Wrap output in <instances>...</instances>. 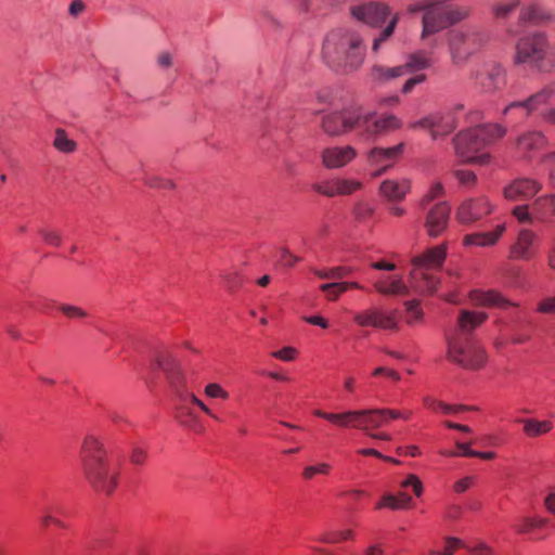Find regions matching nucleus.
<instances>
[{
	"label": "nucleus",
	"mask_w": 555,
	"mask_h": 555,
	"mask_svg": "<svg viewBox=\"0 0 555 555\" xmlns=\"http://www.w3.org/2000/svg\"><path fill=\"white\" fill-rule=\"evenodd\" d=\"M222 279L224 280V283L230 291H234L242 284V280L238 273L235 271L224 272L222 274Z\"/></svg>",
	"instance_id": "58"
},
{
	"label": "nucleus",
	"mask_w": 555,
	"mask_h": 555,
	"mask_svg": "<svg viewBox=\"0 0 555 555\" xmlns=\"http://www.w3.org/2000/svg\"><path fill=\"white\" fill-rule=\"evenodd\" d=\"M332 466L328 463L322 462L317 465L306 466L302 470V478L311 480L315 475H328Z\"/></svg>",
	"instance_id": "45"
},
{
	"label": "nucleus",
	"mask_w": 555,
	"mask_h": 555,
	"mask_svg": "<svg viewBox=\"0 0 555 555\" xmlns=\"http://www.w3.org/2000/svg\"><path fill=\"white\" fill-rule=\"evenodd\" d=\"M272 356L282 361H292L295 359L296 349L293 347H284L281 350L273 352Z\"/></svg>",
	"instance_id": "61"
},
{
	"label": "nucleus",
	"mask_w": 555,
	"mask_h": 555,
	"mask_svg": "<svg viewBox=\"0 0 555 555\" xmlns=\"http://www.w3.org/2000/svg\"><path fill=\"white\" fill-rule=\"evenodd\" d=\"M427 14L422 17V39L468 20L473 8L455 0H429Z\"/></svg>",
	"instance_id": "5"
},
{
	"label": "nucleus",
	"mask_w": 555,
	"mask_h": 555,
	"mask_svg": "<svg viewBox=\"0 0 555 555\" xmlns=\"http://www.w3.org/2000/svg\"><path fill=\"white\" fill-rule=\"evenodd\" d=\"M446 258V248L436 246L424 255L413 259V270L410 273V286L418 293L431 294L436 291L438 280L430 270L441 268Z\"/></svg>",
	"instance_id": "8"
},
{
	"label": "nucleus",
	"mask_w": 555,
	"mask_h": 555,
	"mask_svg": "<svg viewBox=\"0 0 555 555\" xmlns=\"http://www.w3.org/2000/svg\"><path fill=\"white\" fill-rule=\"evenodd\" d=\"M348 428H357L365 434L388 423L383 409H363L347 411Z\"/></svg>",
	"instance_id": "16"
},
{
	"label": "nucleus",
	"mask_w": 555,
	"mask_h": 555,
	"mask_svg": "<svg viewBox=\"0 0 555 555\" xmlns=\"http://www.w3.org/2000/svg\"><path fill=\"white\" fill-rule=\"evenodd\" d=\"M552 13L539 4L532 3L520 11L519 21L522 24L540 25L551 21Z\"/></svg>",
	"instance_id": "29"
},
{
	"label": "nucleus",
	"mask_w": 555,
	"mask_h": 555,
	"mask_svg": "<svg viewBox=\"0 0 555 555\" xmlns=\"http://www.w3.org/2000/svg\"><path fill=\"white\" fill-rule=\"evenodd\" d=\"M281 261L283 262L284 266L293 267L298 261H300V258L291 254V251L288 249L283 248L281 250Z\"/></svg>",
	"instance_id": "64"
},
{
	"label": "nucleus",
	"mask_w": 555,
	"mask_h": 555,
	"mask_svg": "<svg viewBox=\"0 0 555 555\" xmlns=\"http://www.w3.org/2000/svg\"><path fill=\"white\" fill-rule=\"evenodd\" d=\"M322 59L326 65L343 74L358 72L365 62L366 43L360 26H340L324 37Z\"/></svg>",
	"instance_id": "2"
},
{
	"label": "nucleus",
	"mask_w": 555,
	"mask_h": 555,
	"mask_svg": "<svg viewBox=\"0 0 555 555\" xmlns=\"http://www.w3.org/2000/svg\"><path fill=\"white\" fill-rule=\"evenodd\" d=\"M374 287L382 295L405 296L409 294V286L405 285L401 278H396L390 281L376 282Z\"/></svg>",
	"instance_id": "32"
},
{
	"label": "nucleus",
	"mask_w": 555,
	"mask_h": 555,
	"mask_svg": "<svg viewBox=\"0 0 555 555\" xmlns=\"http://www.w3.org/2000/svg\"><path fill=\"white\" fill-rule=\"evenodd\" d=\"M448 358L468 370H478L487 361L485 349L477 343L459 337H448Z\"/></svg>",
	"instance_id": "10"
},
{
	"label": "nucleus",
	"mask_w": 555,
	"mask_h": 555,
	"mask_svg": "<svg viewBox=\"0 0 555 555\" xmlns=\"http://www.w3.org/2000/svg\"><path fill=\"white\" fill-rule=\"evenodd\" d=\"M52 145L61 153L70 154L77 149V143L69 139L66 131L62 128L55 129Z\"/></svg>",
	"instance_id": "36"
},
{
	"label": "nucleus",
	"mask_w": 555,
	"mask_h": 555,
	"mask_svg": "<svg viewBox=\"0 0 555 555\" xmlns=\"http://www.w3.org/2000/svg\"><path fill=\"white\" fill-rule=\"evenodd\" d=\"M373 212V208L367 202L359 201L353 207V215L359 221H365Z\"/></svg>",
	"instance_id": "52"
},
{
	"label": "nucleus",
	"mask_w": 555,
	"mask_h": 555,
	"mask_svg": "<svg viewBox=\"0 0 555 555\" xmlns=\"http://www.w3.org/2000/svg\"><path fill=\"white\" fill-rule=\"evenodd\" d=\"M401 487L402 488L412 487L416 496H420L423 492L422 481L415 475H410L404 481H402Z\"/></svg>",
	"instance_id": "59"
},
{
	"label": "nucleus",
	"mask_w": 555,
	"mask_h": 555,
	"mask_svg": "<svg viewBox=\"0 0 555 555\" xmlns=\"http://www.w3.org/2000/svg\"><path fill=\"white\" fill-rule=\"evenodd\" d=\"M521 423L524 424V433L532 438L545 435L553 429V423L551 421L525 418L521 420Z\"/></svg>",
	"instance_id": "35"
},
{
	"label": "nucleus",
	"mask_w": 555,
	"mask_h": 555,
	"mask_svg": "<svg viewBox=\"0 0 555 555\" xmlns=\"http://www.w3.org/2000/svg\"><path fill=\"white\" fill-rule=\"evenodd\" d=\"M504 230L505 225L500 224L493 232L468 234L464 237V244L466 246H491L499 240Z\"/></svg>",
	"instance_id": "30"
},
{
	"label": "nucleus",
	"mask_w": 555,
	"mask_h": 555,
	"mask_svg": "<svg viewBox=\"0 0 555 555\" xmlns=\"http://www.w3.org/2000/svg\"><path fill=\"white\" fill-rule=\"evenodd\" d=\"M191 399L185 396L183 399H176V420L184 427L199 433L202 426L198 423L197 416L191 408Z\"/></svg>",
	"instance_id": "26"
},
{
	"label": "nucleus",
	"mask_w": 555,
	"mask_h": 555,
	"mask_svg": "<svg viewBox=\"0 0 555 555\" xmlns=\"http://www.w3.org/2000/svg\"><path fill=\"white\" fill-rule=\"evenodd\" d=\"M357 157V151L351 145L330 146L322 151V164L327 169L345 167Z\"/></svg>",
	"instance_id": "20"
},
{
	"label": "nucleus",
	"mask_w": 555,
	"mask_h": 555,
	"mask_svg": "<svg viewBox=\"0 0 555 555\" xmlns=\"http://www.w3.org/2000/svg\"><path fill=\"white\" fill-rule=\"evenodd\" d=\"M516 206L513 209V216L520 223H532L534 220L544 222L553 215L555 216V194L538 197L531 205Z\"/></svg>",
	"instance_id": "14"
},
{
	"label": "nucleus",
	"mask_w": 555,
	"mask_h": 555,
	"mask_svg": "<svg viewBox=\"0 0 555 555\" xmlns=\"http://www.w3.org/2000/svg\"><path fill=\"white\" fill-rule=\"evenodd\" d=\"M334 285H339V282L325 283L320 286V289L326 295L328 300H336L344 292V289L331 287Z\"/></svg>",
	"instance_id": "57"
},
{
	"label": "nucleus",
	"mask_w": 555,
	"mask_h": 555,
	"mask_svg": "<svg viewBox=\"0 0 555 555\" xmlns=\"http://www.w3.org/2000/svg\"><path fill=\"white\" fill-rule=\"evenodd\" d=\"M40 521L44 528H48L50 525H55L60 528L66 527L62 520L53 516L52 511L48 507L42 509V516L40 518Z\"/></svg>",
	"instance_id": "55"
},
{
	"label": "nucleus",
	"mask_w": 555,
	"mask_h": 555,
	"mask_svg": "<svg viewBox=\"0 0 555 555\" xmlns=\"http://www.w3.org/2000/svg\"><path fill=\"white\" fill-rule=\"evenodd\" d=\"M404 143L390 147L375 146L366 152V165L373 169L372 177L376 178L392 168L404 151Z\"/></svg>",
	"instance_id": "13"
},
{
	"label": "nucleus",
	"mask_w": 555,
	"mask_h": 555,
	"mask_svg": "<svg viewBox=\"0 0 555 555\" xmlns=\"http://www.w3.org/2000/svg\"><path fill=\"white\" fill-rule=\"evenodd\" d=\"M514 62L527 64L542 73H550L555 67V56L548 49L546 37L541 33L521 37L515 47Z\"/></svg>",
	"instance_id": "7"
},
{
	"label": "nucleus",
	"mask_w": 555,
	"mask_h": 555,
	"mask_svg": "<svg viewBox=\"0 0 555 555\" xmlns=\"http://www.w3.org/2000/svg\"><path fill=\"white\" fill-rule=\"evenodd\" d=\"M155 361L157 367L164 372L176 399H183L188 396V398L191 399V402L198 406L204 413L217 421H220L201 399H198L193 392L189 391L185 374L176 358L168 352H163L156 357Z\"/></svg>",
	"instance_id": "9"
},
{
	"label": "nucleus",
	"mask_w": 555,
	"mask_h": 555,
	"mask_svg": "<svg viewBox=\"0 0 555 555\" xmlns=\"http://www.w3.org/2000/svg\"><path fill=\"white\" fill-rule=\"evenodd\" d=\"M204 392L208 398L211 399H229L230 395L227 390H224L220 384L218 383H209L205 386Z\"/></svg>",
	"instance_id": "49"
},
{
	"label": "nucleus",
	"mask_w": 555,
	"mask_h": 555,
	"mask_svg": "<svg viewBox=\"0 0 555 555\" xmlns=\"http://www.w3.org/2000/svg\"><path fill=\"white\" fill-rule=\"evenodd\" d=\"M370 78L376 83H387L392 80L390 75V67L375 64L371 67Z\"/></svg>",
	"instance_id": "44"
},
{
	"label": "nucleus",
	"mask_w": 555,
	"mask_h": 555,
	"mask_svg": "<svg viewBox=\"0 0 555 555\" xmlns=\"http://www.w3.org/2000/svg\"><path fill=\"white\" fill-rule=\"evenodd\" d=\"M490 40V33L479 24H467L448 34V49L454 65L465 64Z\"/></svg>",
	"instance_id": "6"
},
{
	"label": "nucleus",
	"mask_w": 555,
	"mask_h": 555,
	"mask_svg": "<svg viewBox=\"0 0 555 555\" xmlns=\"http://www.w3.org/2000/svg\"><path fill=\"white\" fill-rule=\"evenodd\" d=\"M399 22V14L396 13L389 20L387 26L374 38L372 43V53H378L383 43L386 42L393 34Z\"/></svg>",
	"instance_id": "37"
},
{
	"label": "nucleus",
	"mask_w": 555,
	"mask_h": 555,
	"mask_svg": "<svg viewBox=\"0 0 555 555\" xmlns=\"http://www.w3.org/2000/svg\"><path fill=\"white\" fill-rule=\"evenodd\" d=\"M144 183L150 188H157V189H172L175 186L173 182L171 180H168L166 178L159 177V176H146L144 178Z\"/></svg>",
	"instance_id": "51"
},
{
	"label": "nucleus",
	"mask_w": 555,
	"mask_h": 555,
	"mask_svg": "<svg viewBox=\"0 0 555 555\" xmlns=\"http://www.w3.org/2000/svg\"><path fill=\"white\" fill-rule=\"evenodd\" d=\"M147 457V452L142 449L141 447H133L130 453V462L135 465H142L144 464L145 460Z\"/></svg>",
	"instance_id": "60"
},
{
	"label": "nucleus",
	"mask_w": 555,
	"mask_h": 555,
	"mask_svg": "<svg viewBox=\"0 0 555 555\" xmlns=\"http://www.w3.org/2000/svg\"><path fill=\"white\" fill-rule=\"evenodd\" d=\"M451 207L447 202L435 204L428 209L425 218V229L429 236L437 237L447 229Z\"/></svg>",
	"instance_id": "19"
},
{
	"label": "nucleus",
	"mask_w": 555,
	"mask_h": 555,
	"mask_svg": "<svg viewBox=\"0 0 555 555\" xmlns=\"http://www.w3.org/2000/svg\"><path fill=\"white\" fill-rule=\"evenodd\" d=\"M459 547H465L472 555H493L494 550L485 542L478 541L470 545L454 537L446 538V545L442 551H430V555H453Z\"/></svg>",
	"instance_id": "23"
},
{
	"label": "nucleus",
	"mask_w": 555,
	"mask_h": 555,
	"mask_svg": "<svg viewBox=\"0 0 555 555\" xmlns=\"http://www.w3.org/2000/svg\"><path fill=\"white\" fill-rule=\"evenodd\" d=\"M38 234L43 243L51 247H60L63 238L59 230L53 227L46 225L38 229Z\"/></svg>",
	"instance_id": "40"
},
{
	"label": "nucleus",
	"mask_w": 555,
	"mask_h": 555,
	"mask_svg": "<svg viewBox=\"0 0 555 555\" xmlns=\"http://www.w3.org/2000/svg\"><path fill=\"white\" fill-rule=\"evenodd\" d=\"M411 501V496L404 492H400L398 495L386 494L383 496L382 502L377 504L376 508L389 507L400 509L406 507Z\"/></svg>",
	"instance_id": "38"
},
{
	"label": "nucleus",
	"mask_w": 555,
	"mask_h": 555,
	"mask_svg": "<svg viewBox=\"0 0 555 555\" xmlns=\"http://www.w3.org/2000/svg\"><path fill=\"white\" fill-rule=\"evenodd\" d=\"M59 308L69 319H83L88 315L83 309L77 306L63 304Z\"/></svg>",
	"instance_id": "54"
},
{
	"label": "nucleus",
	"mask_w": 555,
	"mask_h": 555,
	"mask_svg": "<svg viewBox=\"0 0 555 555\" xmlns=\"http://www.w3.org/2000/svg\"><path fill=\"white\" fill-rule=\"evenodd\" d=\"M338 195H350L362 188V182L352 179H337Z\"/></svg>",
	"instance_id": "46"
},
{
	"label": "nucleus",
	"mask_w": 555,
	"mask_h": 555,
	"mask_svg": "<svg viewBox=\"0 0 555 555\" xmlns=\"http://www.w3.org/2000/svg\"><path fill=\"white\" fill-rule=\"evenodd\" d=\"M314 415H317L321 418H324L333 424H336L340 427L348 428L347 411L341 412V413H327V412H323L321 410H317V411H314Z\"/></svg>",
	"instance_id": "47"
},
{
	"label": "nucleus",
	"mask_w": 555,
	"mask_h": 555,
	"mask_svg": "<svg viewBox=\"0 0 555 555\" xmlns=\"http://www.w3.org/2000/svg\"><path fill=\"white\" fill-rule=\"evenodd\" d=\"M537 243L535 232L527 228L520 229L516 242L511 246V257L522 260L531 259L535 255Z\"/></svg>",
	"instance_id": "21"
},
{
	"label": "nucleus",
	"mask_w": 555,
	"mask_h": 555,
	"mask_svg": "<svg viewBox=\"0 0 555 555\" xmlns=\"http://www.w3.org/2000/svg\"><path fill=\"white\" fill-rule=\"evenodd\" d=\"M298 8L304 13H311L314 16L323 15L320 8H313L310 0H299Z\"/></svg>",
	"instance_id": "63"
},
{
	"label": "nucleus",
	"mask_w": 555,
	"mask_h": 555,
	"mask_svg": "<svg viewBox=\"0 0 555 555\" xmlns=\"http://www.w3.org/2000/svg\"><path fill=\"white\" fill-rule=\"evenodd\" d=\"M424 403L428 409L443 414L459 413L469 409L465 405H450L434 398H425Z\"/></svg>",
	"instance_id": "39"
},
{
	"label": "nucleus",
	"mask_w": 555,
	"mask_h": 555,
	"mask_svg": "<svg viewBox=\"0 0 555 555\" xmlns=\"http://www.w3.org/2000/svg\"><path fill=\"white\" fill-rule=\"evenodd\" d=\"M81 469L86 480L98 492L111 495L118 482L119 472L106 456L103 443L93 435H88L80 449Z\"/></svg>",
	"instance_id": "3"
},
{
	"label": "nucleus",
	"mask_w": 555,
	"mask_h": 555,
	"mask_svg": "<svg viewBox=\"0 0 555 555\" xmlns=\"http://www.w3.org/2000/svg\"><path fill=\"white\" fill-rule=\"evenodd\" d=\"M555 96V83H550L531 94L526 100L514 101L509 103L503 111L505 116L513 112H518L520 117L525 118L530 116L533 112L538 111L540 106L547 104Z\"/></svg>",
	"instance_id": "15"
},
{
	"label": "nucleus",
	"mask_w": 555,
	"mask_h": 555,
	"mask_svg": "<svg viewBox=\"0 0 555 555\" xmlns=\"http://www.w3.org/2000/svg\"><path fill=\"white\" fill-rule=\"evenodd\" d=\"M545 137L540 131H529L520 135L517 140V149L520 154L531 158L538 151L545 145Z\"/></svg>",
	"instance_id": "28"
},
{
	"label": "nucleus",
	"mask_w": 555,
	"mask_h": 555,
	"mask_svg": "<svg viewBox=\"0 0 555 555\" xmlns=\"http://www.w3.org/2000/svg\"><path fill=\"white\" fill-rule=\"evenodd\" d=\"M411 190V181L406 178L386 179L379 185V193L390 203L402 202Z\"/></svg>",
	"instance_id": "24"
},
{
	"label": "nucleus",
	"mask_w": 555,
	"mask_h": 555,
	"mask_svg": "<svg viewBox=\"0 0 555 555\" xmlns=\"http://www.w3.org/2000/svg\"><path fill=\"white\" fill-rule=\"evenodd\" d=\"M547 519L540 516H521L513 525L514 530L520 534L533 532L547 525Z\"/></svg>",
	"instance_id": "34"
},
{
	"label": "nucleus",
	"mask_w": 555,
	"mask_h": 555,
	"mask_svg": "<svg viewBox=\"0 0 555 555\" xmlns=\"http://www.w3.org/2000/svg\"><path fill=\"white\" fill-rule=\"evenodd\" d=\"M506 134V128L499 124H483L459 132L454 139L457 157L465 164L485 165L489 162L488 153L482 149L494 143Z\"/></svg>",
	"instance_id": "4"
},
{
	"label": "nucleus",
	"mask_w": 555,
	"mask_h": 555,
	"mask_svg": "<svg viewBox=\"0 0 555 555\" xmlns=\"http://www.w3.org/2000/svg\"><path fill=\"white\" fill-rule=\"evenodd\" d=\"M541 188L542 185L535 180L520 178L504 189V196L508 201H527L532 198Z\"/></svg>",
	"instance_id": "22"
},
{
	"label": "nucleus",
	"mask_w": 555,
	"mask_h": 555,
	"mask_svg": "<svg viewBox=\"0 0 555 555\" xmlns=\"http://www.w3.org/2000/svg\"><path fill=\"white\" fill-rule=\"evenodd\" d=\"M312 188L319 194H322L327 197H334L338 195L337 179L326 181L323 183H315L313 184Z\"/></svg>",
	"instance_id": "48"
},
{
	"label": "nucleus",
	"mask_w": 555,
	"mask_h": 555,
	"mask_svg": "<svg viewBox=\"0 0 555 555\" xmlns=\"http://www.w3.org/2000/svg\"><path fill=\"white\" fill-rule=\"evenodd\" d=\"M353 320L360 326H372L383 330L398 328L396 310L387 313L376 308H369L364 311L354 313Z\"/></svg>",
	"instance_id": "17"
},
{
	"label": "nucleus",
	"mask_w": 555,
	"mask_h": 555,
	"mask_svg": "<svg viewBox=\"0 0 555 555\" xmlns=\"http://www.w3.org/2000/svg\"><path fill=\"white\" fill-rule=\"evenodd\" d=\"M406 311V323L414 325L423 319V311L420 308V300L413 299L404 302Z\"/></svg>",
	"instance_id": "43"
},
{
	"label": "nucleus",
	"mask_w": 555,
	"mask_h": 555,
	"mask_svg": "<svg viewBox=\"0 0 555 555\" xmlns=\"http://www.w3.org/2000/svg\"><path fill=\"white\" fill-rule=\"evenodd\" d=\"M487 319L488 314L486 312L462 310L459 318V328L463 333L470 332Z\"/></svg>",
	"instance_id": "33"
},
{
	"label": "nucleus",
	"mask_w": 555,
	"mask_h": 555,
	"mask_svg": "<svg viewBox=\"0 0 555 555\" xmlns=\"http://www.w3.org/2000/svg\"><path fill=\"white\" fill-rule=\"evenodd\" d=\"M349 15L356 22L379 28L390 15V8L383 2H361L349 7Z\"/></svg>",
	"instance_id": "12"
},
{
	"label": "nucleus",
	"mask_w": 555,
	"mask_h": 555,
	"mask_svg": "<svg viewBox=\"0 0 555 555\" xmlns=\"http://www.w3.org/2000/svg\"><path fill=\"white\" fill-rule=\"evenodd\" d=\"M401 126L402 121L392 114L378 115L361 106L331 112L321 119V129L327 135L341 137L354 131L360 141H373Z\"/></svg>",
	"instance_id": "1"
},
{
	"label": "nucleus",
	"mask_w": 555,
	"mask_h": 555,
	"mask_svg": "<svg viewBox=\"0 0 555 555\" xmlns=\"http://www.w3.org/2000/svg\"><path fill=\"white\" fill-rule=\"evenodd\" d=\"M86 11V4L82 0H73L68 7V14L72 17H78Z\"/></svg>",
	"instance_id": "62"
},
{
	"label": "nucleus",
	"mask_w": 555,
	"mask_h": 555,
	"mask_svg": "<svg viewBox=\"0 0 555 555\" xmlns=\"http://www.w3.org/2000/svg\"><path fill=\"white\" fill-rule=\"evenodd\" d=\"M431 63L430 54L424 50H418L409 54L403 64L408 74H413L430 67Z\"/></svg>",
	"instance_id": "31"
},
{
	"label": "nucleus",
	"mask_w": 555,
	"mask_h": 555,
	"mask_svg": "<svg viewBox=\"0 0 555 555\" xmlns=\"http://www.w3.org/2000/svg\"><path fill=\"white\" fill-rule=\"evenodd\" d=\"M443 194V185L440 182L434 183L426 194L422 197L420 205L425 209L426 205Z\"/></svg>",
	"instance_id": "50"
},
{
	"label": "nucleus",
	"mask_w": 555,
	"mask_h": 555,
	"mask_svg": "<svg viewBox=\"0 0 555 555\" xmlns=\"http://www.w3.org/2000/svg\"><path fill=\"white\" fill-rule=\"evenodd\" d=\"M473 305L487 308H505L511 302L495 291H473L469 294Z\"/></svg>",
	"instance_id": "27"
},
{
	"label": "nucleus",
	"mask_w": 555,
	"mask_h": 555,
	"mask_svg": "<svg viewBox=\"0 0 555 555\" xmlns=\"http://www.w3.org/2000/svg\"><path fill=\"white\" fill-rule=\"evenodd\" d=\"M427 79V75L426 74H417L411 78H409L402 86V89H401V92L403 94H409L413 91V89L415 88V86L417 85H421L423 82H425Z\"/></svg>",
	"instance_id": "56"
},
{
	"label": "nucleus",
	"mask_w": 555,
	"mask_h": 555,
	"mask_svg": "<svg viewBox=\"0 0 555 555\" xmlns=\"http://www.w3.org/2000/svg\"><path fill=\"white\" fill-rule=\"evenodd\" d=\"M454 177L459 183L464 186H473L477 181L476 175L470 170H455Z\"/></svg>",
	"instance_id": "53"
},
{
	"label": "nucleus",
	"mask_w": 555,
	"mask_h": 555,
	"mask_svg": "<svg viewBox=\"0 0 555 555\" xmlns=\"http://www.w3.org/2000/svg\"><path fill=\"white\" fill-rule=\"evenodd\" d=\"M518 5L519 0H504L494 3L491 11L496 18H506Z\"/></svg>",
	"instance_id": "41"
},
{
	"label": "nucleus",
	"mask_w": 555,
	"mask_h": 555,
	"mask_svg": "<svg viewBox=\"0 0 555 555\" xmlns=\"http://www.w3.org/2000/svg\"><path fill=\"white\" fill-rule=\"evenodd\" d=\"M431 138L438 139L450 134L456 127L457 120L452 109H443L431 114Z\"/></svg>",
	"instance_id": "25"
},
{
	"label": "nucleus",
	"mask_w": 555,
	"mask_h": 555,
	"mask_svg": "<svg viewBox=\"0 0 555 555\" xmlns=\"http://www.w3.org/2000/svg\"><path fill=\"white\" fill-rule=\"evenodd\" d=\"M470 80L480 93L493 94L506 85V70L500 63L487 62L472 70Z\"/></svg>",
	"instance_id": "11"
},
{
	"label": "nucleus",
	"mask_w": 555,
	"mask_h": 555,
	"mask_svg": "<svg viewBox=\"0 0 555 555\" xmlns=\"http://www.w3.org/2000/svg\"><path fill=\"white\" fill-rule=\"evenodd\" d=\"M353 538V531L350 529L346 530H335V531H327L324 532L320 538L319 541L323 543H338L345 540H349Z\"/></svg>",
	"instance_id": "42"
},
{
	"label": "nucleus",
	"mask_w": 555,
	"mask_h": 555,
	"mask_svg": "<svg viewBox=\"0 0 555 555\" xmlns=\"http://www.w3.org/2000/svg\"><path fill=\"white\" fill-rule=\"evenodd\" d=\"M492 212V205L486 196L469 198L456 210V219L463 224L474 223Z\"/></svg>",
	"instance_id": "18"
}]
</instances>
